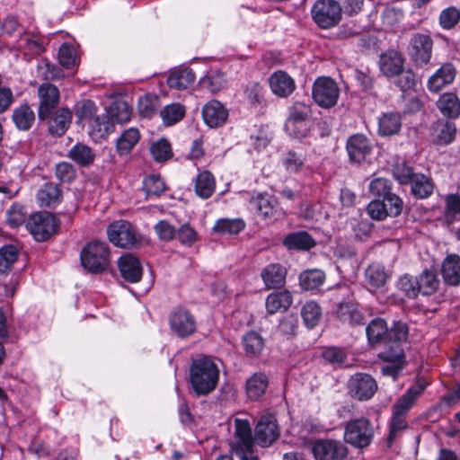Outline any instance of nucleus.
I'll return each mask as SVG.
<instances>
[{
	"label": "nucleus",
	"mask_w": 460,
	"mask_h": 460,
	"mask_svg": "<svg viewBox=\"0 0 460 460\" xmlns=\"http://www.w3.org/2000/svg\"><path fill=\"white\" fill-rule=\"evenodd\" d=\"M199 86L212 93L221 91L226 84L225 75L218 71H210L200 78Z\"/></svg>",
	"instance_id": "49530a36"
},
{
	"label": "nucleus",
	"mask_w": 460,
	"mask_h": 460,
	"mask_svg": "<svg viewBox=\"0 0 460 460\" xmlns=\"http://www.w3.org/2000/svg\"><path fill=\"white\" fill-rule=\"evenodd\" d=\"M404 184L411 185V194L417 199H426L433 192L431 181L424 174L413 172L411 167L404 166Z\"/></svg>",
	"instance_id": "f3484780"
},
{
	"label": "nucleus",
	"mask_w": 460,
	"mask_h": 460,
	"mask_svg": "<svg viewBox=\"0 0 460 460\" xmlns=\"http://www.w3.org/2000/svg\"><path fill=\"white\" fill-rule=\"evenodd\" d=\"M82 266L92 273L104 271L110 264V249L105 242L93 241L80 253Z\"/></svg>",
	"instance_id": "7ed1b4c3"
},
{
	"label": "nucleus",
	"mask_w": 460,
	"mask_h": 460,
	"mask_svg": "<svg viewBox=\"0 0 460 460\" xmlns=\"http://www.w3.org/2000/svg\"><path fill=\"white\" fill-rule=\"evenodd\" d=\"M55 174L60 181L69 183L75 178V170L71 164L61 162L56 165Z\"/></svg>",
	"instance_id": "774afa93"
},
{
	"label": "nucleus",
	"mask_w": 460,
	"mask_h": 460,
	"mask_svg": "<svg viewBox=\"0 0 460 460\" xmlns=\"http://www.w3.org/2000/svg\"><path fill=\"white\" fill-rule=\"evenodd\" d=\"M40 100L38 116L40 120H45L54 111L59 102V90L49 83L41 84L37 91Z\"/></svg>",
	"instance_id": "4468645a"
},
{
	"label": "nucleus",
	"mask_w": 460,
	"mask_h": 460,
	"mask_svg": "<svg viewBox=\"0 0 460 460\" xmlns=\"http://www.w3.org/2000/svg\"><path fill=\"white\" fill-rule=\"evenodd\" d=\"M132 114L129 105L124 101H116L109 108V115L113 122L123 124L128 122Z\"/></svg>",
	"instance_id": "6e6d98bb"
},
{
	"label": "nucleus",
	"mask_w": 460,
	"mask_h": 460,
	"mask_svg": "<svg viewBox=\"0 0 460 460\" xmlns=\"http://www.w3.org/2000/svg\"><path fill=\"white\" fill-rule=\"evenodd\" d=\"M144 189L148 196H160L165 190V183L159 175H149L143 181Z\"/></svg>",
	"instance_id": "e2e57ef3"
},
{
	"label": "nucleus",
	"mask_w": 460,
	"mask_h": 460,
	"mask_svg": "<svg viewBox=\"0 0 460 460\" xmlns=\"http://www.w3.org/2000/svg\"><path fill=\"white\" fill-rule=\"evenodd\" d=\"M107 235L111 243L121 248H130L138 243L135 227L130 222L122 219L108 226Z\"/></svg>",
	"instance_id": "1a4fd4ad"
},
{
	"label": "nucleus",
	"mask_w": 460,
	"mask_h": 460,
	"mask_svg": "<svg viewBox=\"0 0 460 460\" xmlns=\"http://www.w3.org/2000/svg\"><path fill=\"white\" fill-rule=\"evenodd\" d=\"M243 345L248 357L256 358L261 355L264 348V341L256 332H249L243 338Z\"/></svg>",
	"instance_id": "de8ad7c7"
},
{
	"label": "nucleus",
	"mask_w": 460,
	"mask_h": 460,
	"mask_svg": "<svg viewBox=\"0 0 460 460\" xmlns=\"http://www.w3.org/2000/svg\"><path fill=\"white\" fill-rule=\"evenodd\" d=\"M457 71L454 64L447 62L429 78L427 87L431 93H438L453 84Z\"/></svg>",
	"instance_id": "6ab92c4d"
},
{
	"label": "nucleus",
	"mask_w": 460,
	"mask_h": 460,
	"mask_svg": "<svg viewBox=\"0 0 460 460\" xmlns=\"http://www.w3.org/2000/svg\"><path fill=\"white\" fill-rule=\"evenodd\" d=\"M369 217L377 221L385 219L387 216H394L390 212V204L385 199L383 201L375 199L372 200L367 208Z\"/></svg>",
	"instance_id": "bf43d9fd"
},
{
	"label": "nucleus",
	"mask_w": 460,
	"mask_h": 460,
	"mask_svg": "<svg viewBox=\"0 0 460 460\" xmlns=\"http://www.w3.org/2000/svg\"><path fill=\"white\" fill-rule=\"evenodd\" d=\"M118 267L121 277L129 283H137L142 279V264L138 258L132 254L128 253L119 257Z\"/></svg>",
	"instance_id": "412c9836"
},
{
	"label": "nucleus",
	"mask_w": 460,
	"mask_h": 460,
	"mask_svg": "<svg viewBox=\"0 0 460 460\" xmlns=\"http://www.w3.org/2000/svg\"><path fill=\"white\" fill-rule=\"evenodd\" d=\"M378 357L388 363L381 367V373L397 379L402 367V342L397 341L395 347L378 353Z\"/></svg>",
	"instance_id": "2eb2a0df"
},
{
	"label": "nucleus",
	"mask_w": 460,
	"mask_h": 460,
	"mask_svg": "<svg viewBox=\"0 0 460 460\" xmlns=\"http://www.w3.org/2000/svg\"><path fill=\"white\" fill-rule=\"evenodd\" d=\"M426 386V381L423 378H418L417 381L407 389L406 394H404V411L411 408L417 398L423 393Z\"/></svg>",
	"instance_id": "680f3d73"
},
{
	"label": "nucleus",
	"mask_w": 460,
	"mask_h": 460,
	"mask_svg": "<svg viewBox=\"0 0 460 460\" xmlns=\"http://www.w3.org/2000/svg\"><path fill=\"white\" fill-rule=\"evenodd\" d=\"M150 154L153 159L158 163H164L173 155L172 148L166 138H160L150 146Z\"/></svg>",
	"instance_id": "3c124183"
},
{
	"label": "nucleus",
	"mask_w": 460,
	"mask_h": 460,
	"mask_svg": "<svg viewBox=\"0 0 460 460\" xmlns=\"http://www.w3.org/2000/svg\"><path fill=\"white\" fill-rule=\"evenodd\" d=\"M279 436L277 419L273 414L261 416L254 433V441L261 447H270Z\"/></svg>",
	"instance_id": "ddd939ff"
},
{
	"label": "nucleus",
	"mask_w": 460,
	"mask_h": 460,
	"mask_svg": "<svg viewBox=\"0 0 460 460\" xmlns=\"http://www.w3.org/2000/svg\"><path fill=\"white\" fill-rule=\"evenodd\" d=\"M369 191L376 196L383 197L390 204V212L394 215L401 213V199L391 192V183L385 178H375L369 183Z\"/></svg>",
	"instance_id": "a211bd4d"
},
{
	"label": "nucleus",
	"mask_w": 460,
	"mask_h": 460,
	"mask_svg": "<svg viewBox=\"0 0 460 460\" xmlns=\"http://www.w3.org/2000/svg\"><path fill=\"white\" fill-rule=\"evenodd\" d=\"M18 250L13 245L0 248V277L7 275L18 259Z\"/></svg>",
	"instance_id": "8fccbe9b"
},
{
	"label": "nucleus",
	"mask_w": 460,
	"mask_h": 460,
	"mask_svg": "<svg viewBox=\"0 0 460 460\" xmlns=\"http://www.w3.org/2000/svg\"><path fill=\"white\" fill-rule=\"evenodd\" d=\"M269 82L271 91L279 97L290 95L296 88L294 79L282 70L274 72Z\"/></svg>",
	"instance_id": "393cba45"
},
{
	"label": "nucleus",
	"mask_w": 460,
	"mask_h": 460,
	"mask_svg": "<svg viewBox=\"0 0 460 460\" xmlns=\"http://www.w3.org/2000/svg\"><path fill=\"white\" fill-rule=\"evenodd\" d=\"M96 111L95 103L91 100H86L78 104L75 115L81 121H88L93 130L102 134L107 131V127L103 125L105 117L100 118L96 115Z\"/></svg>",
	"instance_id": "aec40b11"
},
{
	"label": "nucleus",
	"mask_w": 460,
	"mask_h": 460,
	"mask_svg": "<svg viewBox=\"0 0 460 460\" xmlns=\"http://www.w3.org/2000/svg\"><path fill=\"white\" fill-rule=\"evenodd\" d=\"M402 430V402L399 399L394 406V414L392 417L387 446L391 447L394 440L401 434Z\"/></svg>",
	"instance_id": "864d4df0"
},
{
	"label": "nucleus",
	"mask_w": 460,
	"mask_h": 460,
	"mask_svg": "<svg viewBox=\"0 0 460 460\" xmlns=\"http://www.w3.org/2000/svg\"><path fill=\"white\" fill-rule=\"evenodd\" d=\"M196 77L192 69L189 67H178L171 72L167 79L170 88L185 90L194 83Z\"/></svg>",
	"instance_id": "473e14b6"
},
{
	"label": "nucleus",
	"mask_w": 460,
	"mask_h": 460,
	"mask_svg": "<svg viewBox=\"0 0 460 460\" xmlns=\"http://www.w3.org/2000/svg\"><path fill=\"white\" fill-rule=\"evenodd\" d=\"M26 214L23 206L13 204L6 211V222L11 227H18L25 222Z\"/></svg>",
	"instance_id": "0e129e2a"
},
{
	"label": "nucleus",
	"mask_w": 460,
	"mask_h": 460,
	"mask_svg": "<svg viewBox=\"0 0 460 460\" xmlns=\"http://www.w3.org/2000/svg\"><path fill=\"white\" fill-rule=\"evenodd\" d=\"M311 453L314 460H346L349 449L341 440L319 438L312 442Z\"/></svg>",
	"instance_id": "6e6552de"
},
{
	"label": "nucleus",
	"mask_w": 460,
	"mask_h": 460,
	"mask_svg": "<svg viewBox=\"0 0 460 460\" xmlns=\"http://www.w3.org/2000/svg\"><path fill=\"white\" fill-rule=\"evenodd\" d=\"M402 126L401 115L396 112L385 113L378 121V130L383 136L396 134Z\"/></svg>",
	"instance_id": "a18cd8bd"
},
{
	"label": "nucleus",
	"mask_w": 460,
	"mask_h": 460,
	"mask_svg": "<svg viewBox=\"0 0 460 460\" xmlns=\"http://www.w3.org/2000/svg\"><path fill=\"white\" fill-rule=\"evenodd\" d=\"M292 303L291 293L285 289L269 294L265 300V307L269 314H275L287 311Z\"/></svg>",
	"instance_id": "bb28decb"
},
{
	"label": "nucleus",
	"mask_w": 460,
	"mask_h": 460,
	"mask_svg": "<svg viewBox=\"0 0 460 460\" xmlns=\"http://www.w3.org/2000/svg\"><path fill=\"white\" fill-rule=\"evenodd\" d=\"M439 286V279L434 270H425L416 279L414 283L410 284V288L404 287V291L408 296H415L419 293L423 296H429L434 294Z\"/></svg>",
	"instance_id": "dca6fc26"
},
{
	"label": "nucleus",
	"mask_w": 460,
	"mask_h": 460,
	"mask_svg": "<svg viewBox=\"0 0 460 460\" xmlns=\"http://www.w3.org/2000/svg\"><path fill=\"white\" fill-rule=\"evenodd\" d=\"M325 273L318 269L306 270L300 273L299 283L304 290H314L323 284Z\"/></svg>",
	"instance_id": "37998d69"
},
{
	"label": "nucleus",
	"mask_w": 460,
	"mask_h": 460,
	"mask_svg": "<svg viewBox=\"0 0 460 460\" xmlns=\"http://www.w3.org/2000/svg\"><path fill=\"white\" fill-rule=\"evenodd\" d=\"M287 270L281 264L271 263L261 271V278L268 289L279 288L284 286Z\"/></svg>",
	"instance_id": "7c9ffc66"
},
{
	"label": "nucleus",
	"mask_w": 460,
	"mask_h": 460,
	"mask_svg": "<svg viewBox=\"0 0 460 460\" xmlns=\"http://www.w3.org/2000/svg\"><path fill=\"white\" fill-rule=\"evenodd\" d=\"M379 66L387 77L398 75L402 71V57L397 50H388L381 55Z\"/></svg>",
	"instance_id": "2f4dec72"
},
{
	"label": "nucleus",
	"mask_w": 460,
	"mask_h": 460,
	"mask_svg": "<svg viewBox=\"0 0 460 460\" xmlns=\"http://www.w3.org/2000/svg\"><path fill=\"white\" fill-rule=\"evenodd\" d=\"M245 222L242 218H220L213 226V231L218 234H237L245 228Z\"/></svg>",
	"instance_id": "79ce46f5"
},
{
	"label": "nucleus",
	"mask_w": 460,
	"mask_h": 460,
	"mask_svg": "<svg viewBox=\"0 0 460 460\" xmlns=\"http://www.w3.org/2000/svg\"><path fill=\"white\" fill-rule=\"evenodd\" d=\"M433 40L428 34L414 33L408 47V54L412 63L417 66L427 65L431 58Z\"/></svg>",
	"instance_id": "9d476101"
},
{
	"label": "nucleus",
	"mask_w": 460,
	"mask_h": 460,
	"mask_svg": "<svg viewBox=\"0 0 460 460\" xmlns=\"http://www.w3.org/2000/svg\"><path fill=\"white\" fill-rule=\"evenodd\" d=\"M347 388L352 398L358 401H367L377 391V383L368 374L356 373L349 377Z\"/></svg>",
	"instance_id": "f8f14e48"
},
{
	"label": "nucleus",
	"mask_w": 460,
	"mask_h": 460,
	"mask_svg": "<svg viewBox=\"0 0 460 460\" xmlns=\"http://www.w3.org/2000/svg\"><path fill=\"white\" fill-rule=\"evenodd\" d=\"M336 314L342 322L353 326L363 325L366 323L364 314L358 310V305L351 301L339 303Z\"/></svg>",
	"instance_id": "c85d7f7f"
},
{
	"label": "nucleus",
	"mask_w": 460,
	"mask_h": 460,
	"mask_svg": "<svg viewBox=\"0 0 460 460\" xmlns=\"http://www.w3.org/2000/svg\"><path fill=\"white\" fill-rule=\"evenodd\" d=\"M436 106L445 118L455 119L460 116V98L453 92L440 94Z\"/></svg>",
	"instance_id": "cd10ccee"
},
{
	"label": "nucleus",
	"mask_w": 460,
	"mask_h": 460,
	"mask_svg": "<svg viewBox=\"0 0 460 460\" xmlns=\"http://www.w3.org/2000/svg\"><path fill=\"white\" fill-rule=\"evenodd\" d=\"M388 278L389 274L385 271V267L377 262L371 263L365 270L366 282L371 292L384 287Z\"/></svg>",
	"instance_id": "72a5a7b5"
},
{
	"label": "nucleus",
	"mask_w": 460,
	"mask_h": 460,
	"mask_svg": "<svg viewBox=\"0 0 460 460\" xmlns=\"http://www.w3.org/2000/svg\"><path fill=\"white\" fill-rule=\"evenodd\" d=\"M269 379L264 373L253 374L246 381V394L251 400L259 399L266 391Z\"/></svg>",
	"instance_id": "58836bf2"
},
{
	"label": "nucleus",
	"mask_w": 460,
	"mask_h": 460,
	"mask_svg": "<svg viewBox=\"0 0 460 460\" xmlns=\"http://www.w3.org/2000/svg\"><path fill=\"white\" fill-rule=\"evenodd\" d=\"M367 341L371 346L384 343L385 349L395 347L396 342H402V323L398 321L388 329L386 322L382 318L373 319L366 328Z\"/></svg>",
	"instance_id": "f03ea898"
},
{
	"label": "nucleus",
	"mask_w": 460,
	"mask_h": 460,
	"mask_svg": "<svg viewBox=\"0 0 460 460\" xmlns=\"http://www.w3.org/2000/svg\"><path fill=\"white\" fill-rule=\"evenodd\" d=\"M301 315L308 328L314 327L321 319L322 309L314 301H307L301 309Z\"/></svg>",
	"instance_id": "4d7b16f0"
},
{
	"label": "nucleus",
	"mask_w": 460,
	"mask_h": 460,
	"mask_svg": "<svg viewBox=\"0 0 460 460\" xmlns=\"http://www.w3.org/2000/svg\"><path fill=\"white\" fill-rule=\"evenodd\" d=\"M323 358L331 364L341 367H349L350 364L347 362V352L344 349L339 347H329L323 351Z\"/></svg>",
	"instance_id": "052dcab7"
},
{
	"label": "nucleus",
	"mask_w": 460,
	"mask_h": 460,
	"mask_svg": "<svg viewBox=\"0 0 460 460\" xmlns=\"http://www.w3.org/2000/svg\"><path fill=\"white\" fill-rule=\"evenodd\" d=\"M373 436L374 429L367 419H356L349 421L345 426L344 439L355 447H367L371 443Z\"/></svg>",
	"instance_id": "0eeeda50"
},
{
	"label": "nucleus",
	"mask_w": 460,
	"mask_h": 460,
	"mask_svg": "<svg viewBox=\"0 0 460 460\" xmlns=\"http://www.w3.org/2000/svg\"><path fill=\"white\" fill-rule=\"evenodd\" d=\"M441 272L447 284L457 286L460 283V257L456 254L447 256L442 263Z\"/></svg>",
	"instance_id": "f704fd0d"
},
{
	"label": "nucleus",
	"mask_w": 460,
	"mask_h": 460,
	"mask_svg": "<svg viewBox=\"0 0 460 460\" xmlns=\"http://www.w3.org/2000/svg\"><path fill=\"white\" fill-rule=\"evenodd\" d=\"M347 151L351 161L360 163L370 154L371 146L364 135L356 134L348 139Z\"/></svg>",
	"instance_id": "b1692460"
},
{
	"label": "nucleus",
	"mask_w": 460,
	"mask_h": 460,
	"mask_svg": "<svg viewBox=\"0 0 460 460\" xmlns=\"http://www.w3.org/2000/svg\"><path fill=\"white\" fill-rule=\"evenodd\" d=\"M75 50L69 44H62L58 50V61L66 68H72L75 66Z\"/></svg>",
	"instance_id": "338daca9"
},
{
	"label": "nucleus",
	"mask_w": 460,
	"mask_h": 460,
	"mask_svg": "<svg viewBox=\"0 0 460 460\" xmlns=\"http://www.w3.org/2000/svg\"><path fill=\"white\" fill-rule=\"evenodd\" d=\"M216 190V180L214 175L207 170L200 172L195 180V193L201 199L210 198Z\"/></svg>",
	"instance_id": "e433bc0d"
},
{
	"label": "nucleus",
	"mask_w": 460,
	"mask_h": 460,
	"mask_svg": "<svg viewBox=\"0 0 460 460\" xmlns=\"http://www.w3.org/2000/svg\"><path fill=\"white\" fill-rule=\"evenodd\" d=\"M311 16L320 29L328 30L341 22L342 8L336 0H317L311 8Z\"/></svg>",
	"instance_id": "20e7f679"
},
{
	"label": "nucleus",
	"mask_w": 460,
	"mask_h": 460,
	"mask_svg": "<svg viewBox=\"0 0 460 460\" xmlns=\"http://www.w3.org/2000/svg\"><path fill=\"white\" fill-rule=\"evenodd\" d=\"M235 442L233 445V450H252L253 449L254 440L252 436V429L247 420L235 419Z\"/></svg>",
	"instance_id": "a878e982"
},
{
	"label": "nucleus",
	"mask_w": 460,
	"mask_h": 460,
	"mask_svg": "<svg viewBox=\"0 0 460 460\" xmlns=\"http://www.w3.org/2000/svg\"><path fill=\"white\" fill-rule=\"evenodd\" d=\"M62 197L60 187L54 182L44 183L37 192V200L41 208L58 206L62 201Z\"/></svg>",
	"instance_id": "c756f323"
},
{
	"label": "nucleus",
	"mask_w": 460,
	"mask_h": 460,
	"mask_svg": "<svg viewBox=\"0 0 460 460\" xmlns=\"http://www.w3.org/2000/svg\"><path fill=\"white\" fill-rule=\"evenodd\" d=\"M311 114V108L304 102H295L289 109V117L286 123V128L290 130L296 124L302 123L308 119Z\"/></svg>",
	"instance_id": "09e8293b"
},
{
	"label": "nucleus",
	"mask_w": 460,
	"mask_h": 460,
	"mask_svg": "<svg viewBox=\"0 0 460 460\" xmlns=\"http://www.w3.org/2000/svg\"><path fill=\"white\" fill-rule=\"evenodd\" d=\"M281 164L288 172L298 173L305 167V155L301 149L288 150L284 154Z\"/></svg>",
	"instance_id": "4c0bfd02"
},
{
	"label": "nucleus",
	"mask_w": 460,
	"mask_h": 460,
	"mask_svg": "<svg viewBox=\"0 0 460 460\" xmlns=\"http://www.w3.org/2000/svg\"><path fill=\"white\" fill-rule=\"evenodd\" d=\"M161 118L166 126H172L181 120L185 115V107L178 102L166 105L160 111Z\"/></svg>",
	"instance_id": "603ef678"
},
{
	"label": "nucleus",
	"mask_w": 460,
	"mask_h": 460,
	"mask_svg": "<svg viewBox=\"0 0 460 460\" xmlns=\"http://www.w3.org/2000/svg\"><path fill=\"white\" fill-rule=\"evenodd\" d=\"M58 226V219L49 212L32 214L27 221L28 230L38 242L49 239L57 233Z\"/></svg>",
	"instance_id": "39448f33"
},
{
	"label": "nucleus",
	"mask_w": 460,
	"mask_h": 460,
	"mask_svg": "<svg viewBox=\"0 0 460 460\" xmlns=\"http://www.w3.org/2000/svg\"><path fill=\"white\" fill-rule=\"evenodd\" d=\"M169 327L176 337L186 339L196 332L197 323L190 311L176 308L169 315Z\"/></svg>",
	"instance_id": "9b49d317"
},
{
	"label": "nucleus",
	"mask_w": 460,
	"mask_h": 460,
	"mask_svg": "<svg viewBox=\"0 0 460 460\" xmlns=\"http://www.w3.org/2000/svg\"><path fill=\"white\" fill-rule=\"evenodd\" d=\"M12 119L20 130H29L34 121L35 114L28 104H22L13 111Z\"/></svg>",
	"instance_id": "ea45409f"
},
{
	"label": "nucleus",
	"mask_w": 460,
	"mask_h": 460,
	"mask_svg": "<svg viewBox=\"0 0 460 460\" xmlns=\"http://www.w3.org/2000/svg\"><path fill=\"white\" fill-rule=\"evenodd\" d=\"M460 22V10L456 6H448L443 9L438 16V23L444 30L455 28Z\"/></svg>",
	"instance_id": "13d9d810"
},
{
	"label": "nucleus",
	"mask_w": 460,
	"mask_h": 460,
	"mask_svg": "<svg viewBox=\"0 0 460 460\" xmlns=\"http://www.w3.org/2000/svg\"><path fill=\"white\" fill-rule=\"evenodd\" d=\"M219 369L208 357L194 359L190 367V382L198 395H206L213 392L218 383Z\"/></svg>",
	"instance_id": "f257e3e1"
},
{
	"label": "nucleus",
	"mask_w": 460,
	"mask_h": 460,
	"mask_svg": "<svg viewBox=\"0 0 460 460\" xmlns=\"http://www.w3.org/2000/svg\"><path fill=\"white\" fill-rule=\"evenodd\" d=\"M283 244L289 250L307 251L315 246L314 239L305 231H298L288 234Z\"/></svg>",
	"instance_id": "c9c22d12"
},
{
	"label": "nucleus",
	"mask_w": 460,
	"mask_h": 460,
	"mask_svg": "<svg viewBox=\"0 0 460 460\" xmlns=\"http://www.w3.org/2000/svg\"><path fill=\"white\" fill-rule=\"evenodd\" d=\"M312 96L318 106L329 109L337 104L340 88L332 78L319 76L313 84Z\"/></svg>",
	"instance_id": "423d86ee"
},
{
	"label": "nucleus",
	"mask_w": 460,
	"mask_h": 460,
	"mask_svg": "<svg viewBox=\"0 0 460 460\" xmlns=\"http://www.w3.org/2000/svg\"><path fill=\"white\" fill-rule=\"evenodd\" d=\"M67 156L81 166L92 164L95 155L92 148L83 143L75 144L69 151Z\"/></svg>",
	"instance_id": "a19ab883"
},
{
	"label": "nucleus",
	"mask_w": 460,
	"mask_h": 460,
	"mask_svg": "<svg viewBox=\"0 0 460 460\" xmlns=\"http://www.w3.org/2000/svg\"><path fill=\"white\" fill-rule=\"evenodd\" d=\"M48 120V130L50 135L55 137L63 136L72 120V113L66 108L58 109L47 118Z\"/></svg>",
	"instance_id": "5701e85b"
},
{
	"label": "nucleus",
	"mask_w": 460,
	"mask_h": 460,
	"mask_svg": "<svg viewBox=\"0 0 460 460\" xmlns=\"http://www.w3.org/2000/svg\"><path fill=\"white\" fill-rule=\"evenodd\" d=\"M160 106L159 97L155 94L147 93L141 96L137 102V110L141 117L152 118Z\"/></svg>",
	"instance_id": "5fc2aeb1"
},
{
	"label": "nucleus",
	"mask_w": 460,
	"mask_h": 460,
	"mask_svg": "<svg viewBox=\"0 0 460 460\" xmlns=\"http://www.w3.org/2000/svg\"><path fill=\"white\" fill-rule=\"evenodd\" d=\"M202 117L209 128H217L226 122L228 111L220 102L212 100L203 106Z\"/></svg>",
	"instance_id": "4be33fe9"
},
{
	"label": "nucleus",
	"mask_w": 460,
	"mask_h": 460,
	"mask_svg": "<svg viewBox=\"0 0 460 460\" xmlns=\"http://www.w3.org/2000/svg\"><path fill=\"white\" fill-rule=\"evenodd\" d=\"M139 139L140 133L137 128L126 129L117 140L118 153L120 155L129 154Z\"/></svg>",
	"instance_id": "c03bdc74"
},
{
	"label": "nucleus",
	"mask_w": 460,
	"mask_h": 460,
	"mask_svg": "<svg viewBox=\"0 0 460 460\" xmlns=\"http://www.w3.org/2000/svg\"><path fill=\"white\" fill-rule=\"evenodd\" d=\"M423 95V89H417L404 94V102H406V109L404 113H414L419 111L422 107L421 96Z\"/></svg>",
	"instance_id": "69168bd1"
}]
</instances>
